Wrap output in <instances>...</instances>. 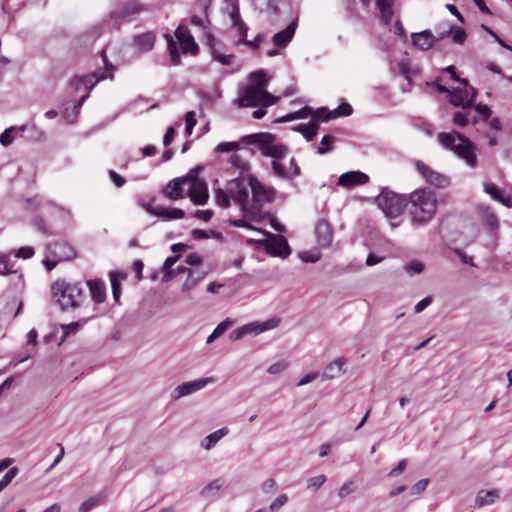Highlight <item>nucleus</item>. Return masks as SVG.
<instances>
[{
    "label": "nucleus",
    "mask_w": 512,
    "mask_h": 512,
    "mask_svg": "<svg viewBox=\"0 0 512 512\" xmlns=\"http://www.w3.org/2000/svg\"><path fill=\"white\" fill-rule=\"evenodd\" d=\"M155 40L156 36L153 32H145L135 35L133 38V43L140 52L146 53L153 49Z\"/></svg>",
    "instance_id": "26"
},
{
    "label": "nucleus",
    "mask_w": 512,
    "mask_h": 512,
    "mask_svg": "<svg viewBox=\"0 0 512 512\" xmlns=\"http://www.w3.org/2000/svg\"><path fill=\"white\" fill-rule=\"evenodd\" d=\"M369 181V176L361 171H349L343 173L337 184L344 187H350L354 185L366 184Z\"/></svg>",
    "instance_id": "22"
},
{
    "label": "nucleus",
    "mask_w": 512,
    "mask_h": 512,
    "mask_svg": "<svg viewBox=\"0 0 512 512\" xmlns=\"http://www.w3.org/2000/svg\"><path fill=\"white\" fill-rule=\"evenodd\" d=\"M314 113L315 112L313 111V109L310 106H304L297 111L288 113V114L278 118L276 120V122L286 123V122H290V121H293L296 119H304V118L308 117L309 115L313 116Z\"/></svg>",
    "instance_id": "33"
},
{
    "label": "nucleus",
    "mask_w": 512,
    "mask_h": 512,
    "mask_svg": "<svg viewBox=\"0 0 512 512\" xmlns=\"http://www.w3.org/2000/svg\"><path fill=\"white\" fill-rule=\"evenodd\" d=\"M441 146L452 151L467 166L475 168L478 164L477 146L466 136L457 131L441 132L437 136Z\"/></svg>",
    "instance_id": "3"
},
{
    "label": "nucleus",
    "mask_w": 512,
    "mask_h": 512,
    "mask_svg": "<svg viewBox=\"0 0 512 512\" xmlns=\"http://www.w3.org/2000/svg\"><path fill=\"white\" fill-rule=\"evenodd\" d=\"M185 216V212L179 208H165L162 207L156 212V217L161 218L163 221H170L174 219H182Z\"/></svg>",
    "instance_id": "34"
},
{
    "label": "nucleus",
    "mask_w": 512,
    "mask_h": 512,
    "mask_svg": "<svg viewBox=\"0 0 512 512\" xmlns=\"http://www.w3.org/2000/svg\"><path fill=\"white\" fill-rule=\"evenodd\" d=\"M35 250L31 246H23L14 252V256L22 259H30L34 256Z\"/></svg>",
    "instance_id": "56"
},
{
    "label": "nucleus",
    "mask_w": 512,
    "mask_h": 512,
    "mask_svg": "<svg viewBox=\"0 0 512 512\" xmlns=\"http://www.w3.org/2000/svg\"><path fill=\"white\" fill-rule=\"evenodd\" d=\"M499 491L497 489L492 490H481L478 492L475 499V507H483L486 505L493 504L499 498Z\"/></svg>",
    "instance_id": "29"
},
{
    "label": "nucleus",
    "mask_w": 512,
    "mask_h": 512,
    "mask_svg": "<svg viewBox=\"0 0 512 512\" xmlns=\"http://www.w3.org/2000/svg\"><path fill=\"white\" fill-rule=\"evenodd\" d=\"M146 7L136 0H129L123 6L110 13L107 25L112 29H119L123 22L131 21L135 16L144 12Z\"/></svg>",
    "instance_id": "8"
},
{
    "label": "nucleus",
    "mask_w": 512,
    "mask_h": 512,
    "mask_svg": "<svg viewBox=\"0 0 512 512\" xmlns=\"http://www.w3.org/2000/svg\"><path fill=\"white\" fill-rule=\"evenodd\" d=\"M483 222L490 231H495L498 228V218L492 212H487L484 215Z\"/></svg>",
    "instance_id": "50"
},
{
    "label": "nucleus",
    "mask_w": 512,
    "mask_h": 512,
    "mask_svg": "<svg viewBox=\"0 0 512 512\" xmlns=\"http://www.w3.org/2000/svg\"><path fill=\"white\" fill-rule=\"evenodd\" d=\"M221 488V484L218 480H213L209 484H207L200 492V495L203 497H212L214 496Z\"/></svg>",
    "instance_id": "44"
},
{
    "label": "nucleus",
    "mask_w": 512,
    "mask_h": 512,
    "mask_svg": "<svg viewBox=\"0 0 512 512\" xmlns=\"http://www.w3.org/2000/svg\"><path fill=\"white\" fill-rule=\"evenodd\" d=\"M240 142L244 144H256L264 157H271V169L273 174L282 180H292L288 168L282 163L289 154V148L282 144L275 142V135L267 132H259L242 136Z\"/></svg>",
    "instance_id": "1"
},
{
    "label": "nucleus",
    "mask_w": 512,
    "mask_h": 512,
    "mask_svg": "<svg viewBox=\"0 0 512 512\" xmlns=\"http://www.w3.org/2000/svg\"><path fill=\"white\" fill-rule=\"evenodd\" d=\"M220 236L219 233H215L214 231L202 230V229H194L191 232V236L195 240H204L208 239L211 236Z\"/></svg>",
    "instance_id": "54"
},
{
    "label": "nucleus",
    "mask_w": 512,
    "mask_h": 512,
    "mask_svg": "<svg viewBox=\"0 0 512 512\" xmlns=\"http://www.w3.org/2000/svg\"><path fill=\"white\" fill-rule=\"evenodd\" d=\"M299 257L305 263H315L320 259L321 253L316 249L307 250V251H302L299 254Z\"/></svg>",
    "instance_id": "45"
},
{
    "label": "nucleus",
    "mask_w": 512,
    "mask_h": 512,
    "mask_svg": "<svg viewBox=\"0 0 512 512\" xmlns=\"http://www.w3.org/2000/svg\"><path fill=\"white\" fill-rule=\"evenodd\" d=\"M297 26L298 19H295L285 29L275 33L272 37L273 44L280 48L286 47L293 39Z\"/></svg>",
    "instance_id": "19"
},
{
    "label": "nucleus",
    "mask_w": 512,
    "mask_h": 512,
    "mask_svg": "<svg viewBox=\"0 0 512 512\" xmlns=\"http://www.w3.org/2000/svg\"><path fill=\"white\" fill-rule=\"evenodd\" d=\"M175 36L180 43L181 53H195L198 50V45L194 38L181 27L175 30Z\"/></svg>",
    "instance_id": "23"
},
{
    "label": "nucleus",
    "mask_w": 512,
    "mask_h": 512,
    "mask_svg": "<svg viewBox=\"0 0 512 512\" xmlns=\"http://www.w3.org/2000/svg\"><path fill=\"white\" fill-rule=\"evenodd\" d=\"M15 130L14 127H10L4 130L0 135V143L3 146H8L12 143L13 137L12 132Z\"/></svg>",
    "instance_id": "63"
},
{
    "label": "nucleus",
    "mask_w": 512,
    "mask_h": 512,
    "mask_svg": "<svg viewBox=\"0 0 512 512\" xmlns=\"http://www.w3.org/2000/svg\"><path fill=\"white\" fill-rule=\"evenodd\" d=\"M51 293L61 311L78 308L86 298L80 282L57 280L51 286Z\"/></svg>",
    "instance_id": "4"
},
{
    "label": "nucleus",
    "mask_w": 512,
    "mask_h": 512,
    "mask_svg": "<svg viewBox=\"0 0 512 512\" xmlns=\"http://www.w3.org/2000/svg\"><path fill=\"white\" fill-rule=\"evenodd\" d=\"M407 201L408 196L398 194L385 187L375 197V203L378 208L390 219L397 218L402 214L407 207Z\"/></svg>",
    "instance_id": "7"
},
{
    "label": "nucleus",
    "mask_w": 512,
    "mask_h": 512,
    "mask_svg": "<svg viewBox=\"0 0 512 512\" xmlns=\"http://www.w3.org/2000/svg\"><path fill=\"white\" fill-rule=\"evenodd\" d=\"M471 114L472 108H462V110L454 113L452 121L459 127H464L470 122L476 124L478 122L477 116H471Z\"/></svg>",
    "instance_id": "28"
},
{
    "label": "nucleus",
    "mask_w": 512,
    "mask_h": 512,
    "mask_svg": "<svg viewBox=\"0 0 512 512\" xmlns=\"http://www.w3.org/2000/svg\"><path fill=\"white\" fill-rule=\"evenodd\" d=\"M278 100H279V97L270 94L265 89L261 90L260 106L266 108V107L276 104L278 102Z\"/></svg>",
    "instance_id": "48"
},
{
    "label": "nucleus",
    "mask_w": 512,
    "mask_h": 512,
    "mask_svg": "<svg viewBox=\"0 0 512 512\" xmlns=\"http://www.w3.org/2000/svg\"><path fill=\"white\" fill-rule=\"evenodd\" d=\"M260 102L261 89L256 86H247L235 100V103L240 108L260 106Z\"/></svg>",
    "instance_id": "13"
},
{
    "label": "nucleus",
    "mask_w": 512,
    "mask_h": 512,
    "mask_svg": "<svg viewBox=\"0 0 512 512\" xmlns=\"http://www.w3.org/2000/svg\"><path fill=\"white\" fill-rule=\"evenodd\" d=\"M352 113H353L352 106L349 103L344 102V103L340 104L333 111H328L326 109V113L322 114L321 122H327L333 118L340 117V116L347 117V116H350Z\"/></svg>",
    "instance_id": "30"
},
{
    "label": "nucleus",
    "mask_w": 512,
    "mask_h": 512,
    "mask_svg": "<svg viewBox=\"0 0 512 512\" xmlns=\"http://www.w3.org/2000/svg\"><path fill=\"white\" fill-rule=\"evenodd\" d=\"M483 187L485 193L489 194L492 197V199L496 201L500 199V195L502 194V192L494 183L485 182Z\"/></svg>",
    "instance_id": "55"
},
{
    "label": "nucleus",
    "mask_w": 512,
    "mask_h": 512,
    "mask_svg": "<svg viewBox=\"0 0 512 512\" xmlns=\"http://www.w3.org/2000/svg\"><path fill=\"white\" fill-rule=\"evenodd\" d=\"M411 37L413 45L423 51L429 50L436 42V36H434L429 30L413 33Z\"/></svg>",
    "instance_id": "24"
},
{
    "label": "nucleus",
    "mask_w": 512,
    "mask_h": 512,
    "mask_svg": "<svg viewBox=\"0 0 512 512\" xmlns=\"http://www.w3.org/2000/svg\"><path fill=\"white\" fill-rule=\"evenodd\" d=\"M428 484H429V479L419 480L411 487L410 494L411 495L422 494L426 490Z\"/></svg>",
    "instance_id": "58"
},
{
    "label": "nucleus",
    "mask_w": 512,
    "mask_h": 512,
    "mask_svg": "<svg viewBox=\"0 0 512 512\" xmlns=\"http://www.w3.org/2000/svg\"><path fill=\"white\" fill-rule=\"evenodd\" d=\"M15 272L13 266L10 265L9 256L0 254V275H9Z\"/></svg>",
    "instance_id": "46"
},
{
    "label": "nucleus",
    "mask_w": 512,
    "mask_h": 512,
    "mask_svg": "<svg viewBox=\"0 0 512 512\" xmlns=\"http://www.w3.org/2000/svg\"><path fill=\"white\" fill-rule=\"evenodd\" d=\"M323 113H326V108L317 109L307 124H298L292 130L301 133L307 142L312 141L318 133Z\"/></svg>",
    "instance_id": "12"
},
{
    "label": "nucleus",
    "mask_w": 512,
    "mask_h": 512,
    "mask_svg": "<svg viewBox=\"0 0 512 512\" xmlns=\"http://www.w3.org/2000/svg\"><path fill=\"white\" fill-rule=\"evenodd\" d=\"M34 227L41 233L45 235H51V232L49 231L48 227L46 226V223L44 219L40 216H37L33 221Z\"/></svg>",
    "instance_id": "64"
},
{
    "label": "nucleus",
    "mask_w": 512,
    "mask_h": 512,
    "mask_svg": "<svg viewBox=\"0 0 512 512\" xmlns=\"http://www.w3.org/2000/svg\"><path fill=\"white\" fill-rule=\"evenodd\" d=\"M18 472H19V470L17 467L10 468L3 475L2 479L0 480V486L5 489L12 482V480L17 476Z\"/></svg>",
    "instance_id": "51"
},
{
    "label": "nucleus",
    "mask_w": 512,
    "mask_h": 512,
    "mask_svg": "<svg viewBox=\"0 0 512 512\" xmlns=\"http://www.w3.org/2000/svg\"><path fill=\"white\" fill-rule=\"evenodd\" d=\"M231 195L228 193V190H223L218 188L215 190V202L218 206L222 208H228L230 206Z\"/></svg>",
    "instance_id": "38"
},
{
    "label": "nucleus",
    "mask_w": 512,
    "mask_h": 512,
    "mask_svg": "<svg viewBox=\"0 0 512 512\" xmlns=\"http://www.w3.org/2000/svg\"><path fill=\"white\" fill-rule=\"evenodd\" d=\"M265 34L259 33L257 34L253 40H247V36H239V40L235 43L237 46L240 44H244L247 46H250L253 49H257L260 45V43L264 40Z\"/></svg>",
    "instance_id": "42"
},
{
    "label": "nucleus",
    "mask_w": 512,
    "mask_h": 512,
    "mask_svg": "<svg viewBox=\"0 0 512 512\" xmlns=\"http://www.w3.org/2000/svg\"><path fill=\"white\" fill-rule=\"evenodd\" d=\"M188 197L195 205H204L209 199L208 187L204 180H196L190 184Z\"/></svg>",
    "instance_id": "14"
},
{
    "label": "nucleus",
    "mask_w": 512,
    "mask_h": 512,
    "mask_svg": "<svg viewBox=\"0 0 512 512\" xmlns=\"http://www.w3.org/2000/svg\"><path fill=\"white\" fill-rule=\"evenodd\" d=\"M249 79L252 84L250 86L259 87V89L264 90L267 86L266 73L263 70H258L250 73Z\"/></svg>",
    "instance_id": "36"
},
{
    "label": "nucleus",
    "mask_w": 512,
    "mask_h": 512,
    "mask_svg": "<svg viewBox=\"0 0 512 512\" xmlns=\"http://www.w3.org/2000/svg\"><path fill=\"white\" fill-rule=\"evenodd\" d=\"M334 141V136L330 134L324 135L320 142L321 146L318 147L317 149V153L323 155L330 152L332 150V144L334 143Z\"/></svg>",
    "instance_id": "43"
},
{
    "label": "nucleus",
    "mask_w": 512,
    "mask_h": 512,
    "mask_svg": "<svg viewBox=\"0 0 512 512\" xmlns=\"http://www.w3.org/2000/svg\"><path fill=\"white\" fill-rule=\"evenodd\" d=\"M104 496L102 495H98V496H92V497H89L88 499H86L79 507V512H88L90 511L91 509H93L95 506L98 505L99 501L103 498Z\"/></svg>",
    "instance_id": "47"
},
{
    "label": "nucleus",
    "mask_w": 512,
    "mask_h": 512,
    "mask_svg": "<svg viewBox=\"0 0 512 512\" xmlns=\"http://www.w3.org/2000/svg\"><path fill=\"white\" fill-rule=\"evenodd\" d=\"M189 271H191V270L182 265L177 266L176 268L172 269L171 271L164 273L163 281L168 282V281L172 280L174 277H176L184 272H189Z\"/></svg>",
    "instance_id": "57"
},
{
    "label": "nucleus",
    "mask_w": 512,
    "mask_h": 512,
    "mask_svg": "<svg viewBox=\"0 0 512 512\" xmlns=\"http://www.w3.org/2000/svg\"><path fill=\"white\" fill-rule=\"evenodd\" d=\"M317 243L322 248H328L333 239V232L330 224L325 219L318 220L315 227Z\"/></svg>",
    "instance_id": "17"
},
{
    "label": "nucleus",
    "mask_w": 512,
    "mask_h": 512,
    "mask_svg": "<svg viewBox=\"0 0 512 512\" xmlns=\"http://www.w3.org/2000/svg\"><path fill=\"white\" fill-rule=\"evenodd\" d=\"M424 267L425 266L423 262L419 260H412L406 263L403 266V269L409 276H414L417 274H421L424 270Z\"/></svg>",
    "instance_id": "37"
},
{
    "label": "nucleus",
    "mask_w": 512,
    "mask_h": 512,
    "mask_svg": "<svg viewBox=\"0 0 512 512\" xmlns=\"http://www.w3.org/2000/svg\"><path fill=\"white\" fill-rule=\"evenodd\" d=\"M204 276H205V274L203 272L192 271V270L189 271V275L182 286V290L183 291L191 290L204 278Z\"/></svg>",
    "instance_id": "35"
},
{
    "label": "nucleus",
    "mask_w": 512,
    "mask_h": 512,
    "mask_svg": "<svg viewBox=\"0 0 512 512\" xmlns=\"http://www.w3.org/2000/svg\"><path fill=\"white\" fill-rule=\"evenodd\" d=\"M91 298L96 304L103 303L106 299V286L104 281L100 279H92L87 281Z\"/></svg>",
    "instance_id": "25"
},
{
    "label": "nucleus",
    "mask_w": 512,
    "mask_h": 512,
    "mask_svg": "<svg viewBox=\"0 0 512 512\" xmlns=\"http://www.w3.org/2000/svg\"><path fill=\"white\" fill-rule=\"evenodd\" d=\"M187 182V177H176L172 179L163 189V194L170 200H179L184 198L183 185Z\"/></svg>",
    "instance_id": "21"
},
{
    "label": "nucleus",
    "mask_w": 512,
    "mask_h": 512,
    "mask_svg": "<svg viewBox=\"0 0 512 512\" xmlns=\"http://www.w3.org/2000/svg\"><path fill=\"white\" fill-rule=\"evenodd\" d=\"M211 56L214 61H217L224 66H229V65L233 64V62L235 60V56L233 54H225V53H222L221 51H219L218 49L213 50V53L211 54Z\"/></svg>",
    "instance_id": "40"
},
{
    "label": "nucleus",
    "mask_w": 512,
    "mask_h": 512,
    "mask_svg": "<svg viewBox=\"0 0 512 512\" xmlns=\"http://www.w3.org/2000/svg\"><path fill=\"white\" fill-rule=\"evenodd\" d=\"M248 188H250L248 185V177L235 178L227 184L228 193L231 195V199L240 205L243 216L252 221L260 222L257 217H254Z\"/></svg>",
    "instance_id": "5"
},
{
    "label": "nucleus",
    "mask_w": 512,
    "mask_h": 512,
    "mask_svg": "<svg viewBox=\"0 0 512 512\" xmlns=\"http://www.w3.org/2000/svg\"><path fill=\"white\" fill-rule=\"evenodd\" d=\"M225 12L230 17L231 27L237 31L238 35L242 37L247 36L249 27L241 18L238 2L226 6Z\"/></svg>",
    "instance_id": "16"
},
{
    "label": "nucleus",
    "mask_w": 512,
    "mask_h": 512,
    "mask_svg": "<svg viewBox=\"0 0 512 512\" xmlns=\"http://www.w3.org/2000/svg\"><path fill=\"white\" fill-rule=\"evenodd\" d=\"M377 8L380 11L382 21L386 25L389 24L392 19V16H393V10H392L391 5L390 6H377Z\"/></svg>",
    "instance_id": "59"
},
{
    "label": "nucleus",
    "mask_w": 512,
    "mask_h": 512,
    "mask_svg": "<svg viewBox=\"0 0 512 512\" xmlns=\"http://www.w3.org/2000/svg\"><path fill=\"white\" fill-rule=\"evenodd\" d=\"M239 143L238 142H222L219 143L215 147V152L218 153H227V152H234L239 149Z\"/></svg>",
    "instance_id": "49"
},
{
    "label": "nucleus",
    "mask_w": 512,
    "mask_h": 512,
    "mask_svg": "<svg viewBox=\"0 0 512 512\" xmlns=\"http://www.w3.org/2000/svg\"><path fill=\"white\" fill-rule=\"evenodd\" d=\"M48 252L60 261H68L76 256L75 249L66 241H57L50 244Z\"/></svg>",
    "instance_id": "15"
},
{
    "label": "nucleus",
    "mask_w": 512,
    "mask_h": 512,
    "mask_svg": "<svg viewBox=\"0 0 512 512\" xmlns=\"http://www.w3.org/2000/svg\"><path fill=\"white\" fill-rule=\"evenodd\" d=\"M471 90V97L469 99H465L463 95V90L461 88H455L450 91L449 95V102L456 107L461 108H472L473 103L476 100L477 97V91L474 87H470Z\"/></svg>",
    "instance_id": "18"
},
{
    "label": "nucleus",
    "mask_w": 512,
    "mask_h": 512,
    "mask_svg": "<svg viewBox=\"0 0 512 512\" xmlns=\"http://www.w3.org/2000/svg\"><path fill=\"white\" fill-rule=\"evenodd\" d=\"M326 480L327 478L325 475L311 477L307 481V488L316 491L326 482Z\"/></svg>",
    "instance_id": "53"
},
{
    "label": "nucleus",
    "mask_w": 512,
    "mask_h": 512,
    "mask_svg": "<svg viewBox=\"0 0 512 512\" xmlns=\"http://www.w3.org/2000/svg\"><path fill=\"white\" fill-rule=\"evenodd\" d=\"M407 464H408L407 459L400 460L399 463L388 473L387 476L390 478L399 476L406 469Z\"/></svg>",
    "instance_id": "60"
},
{
    "label": "nucleus",
    "mask_w": 512,
    "mask_h": 512,
    "mask_svg": "<svg viewBox=\"0 0 512 512\" xmlns=\"http://www.w3.org/2000/svg\"><path fill=\"white\" fill-rule=\"evenodd\" d=\"M209 18H208V14L207 15H204V17H200V16H197V15H193L190 19V23L194 26H197L199 27L200 29H203L205 30L206 29V24L208 23L209 24Z\"/></svg>",
    "instance_id": "61"
},
{
    "label": "nucleus",
    "mask_w": 512,
    "mask_h": 512,
    "mask_svg": "<svg viewBox=\"0 0 512 512\" xmlns=\"http://www.w3.org/2000/svg\"><path fill=\"white\" fill-rule=\"evenodd\" d=\"M438 200L429 188H419L408 195L407 207L414 228L424 227L434 218Z\"/></svg>",
    "instance_id": "2"
},
{
    "label": "nucleus",
    "mask_w": 512,
    "mask_h": 512,
    "mask_svg": "<svg viewBox=\"0 0 512 512\" xmlns=\"http://www.w3.org/2000/svg\"><path fill=\"white\" fill-rule=\"evenodd\" d=\"M127 273L121 271H111L109 278L111 282L112 291L121 290V281L127 278Z\"/></svg>",
    "instance_id": "39"
},
{
    "label": "nucleus",
    "mask_w": 512,
    "mask_h": 512,
    "mask_svg": "<svg viewBox=\"0 0 512 512\" xmlns=\"http://www.w3.org/2000/svg\"><path fill=\"white\" fill-rule=\"evenodd\" d=\"M248 185L252 194L251 207H253L254 217H257V213L260 211L262 205L273 200L275 190L265 187L253 175L248 176Z\"/></svg>",
    "instance_id": "9"
},
{
    "label": "nucleus",
    "mask_w": 512,
    "mask_h": 512,
    "mask_svg": "<svg viewBox=\"0 0 512 512\" xmlns=\"http://www.w3.org/2000/svg\"><path fill=\"white\" fill-rule=\"evenodd\" d=\"M114 67L112 64H106L104 69H98L91 74L81 76L84 88L87 90L93 89V87L101 80L106 78H113V74H107V71L112 70Z\"/></svg>",
    "instance_id": "20"
},
{
    "label": "nucleus",
    "mask_w": 512,
    "mask_h": 512,
    "mask_svg": "<svg viewBox=\"0 0 512 512\" xmlns=\"http://www.w3.org/2000/svg\"><path fill=\"white\" fill-rule=\"evenodd\" d=\"M214 379L212 377L207 378H199L193 381L184 382L178 385L171 392V398L174 400H178L182 397L191 395L204 387H206L209 383H213Z\"/></svg>",
    "instance_id": "11"
},
{
    "label": "nucleus",
    "mask_w": 512,
    "mask_h": 512,
    "mask_svg": "<svg viewBox=\"0 0 512 512\" xmlns=\"http://www.w3.org/2000/svg\"><path fill=\"white\" fill-rule=\"evenodd\" d=\"M258 232L265 235L267 239H247L249 245L265 249L273 257L287 258L291 254V249L287 239L278 234H272L264 229H258Z\"/></svg>",
    "instance_id": "6"
},
{
    "label": "nucleus",
    "mask_w": 512,
    "mask_h": 512,
    "mask_svg": "<svg viewBox=\"0 0 512 512\" xmlns=\"http://www.w3.org/2000/svg\"><path fill=\"white\" fill-rule=\"evenodd\" d=\"M228 432V428L223 427L210 433L201 442L202 448H204L205 450L212 449L224 436L228 434Z\"/></svg>",
    "instance_id": "31"
},
{
    "label": "nucleus",
    "mask_w": 512,
    "mask_h": 512,
    "mask_svg": "<svg viewBox=\"0 0 512 512\" xmlns=\"http://www.w3.org/2000/svg\"><path fill=\"white\" fill-rule=\"evenodd\" d=\"M475 109V111L483 118V120H487L490 115L492 114V111L491 109L489 108V106H487L486 104H477V105H474L473 104V107L472 109Z\"/></svg>",
    "instance_id": "62"
},
{
    "label": "nucleus",
    "mask_w": 512,
    "mask_h": 512,
    "mask_svg": "<svg viewBox=\"0 0 512 512\" xmlns=\"http://www.w3.org/2000/svg\"><path fill=\"white\" fill-rule=\"evenodd\" d=\"M346 364L344 357H339L327 364L322 373L323 380H331L339 377L343 373V366Z\"/></svg>",
    "instance_id": "27"
},
{
    "label": "nucleus",
    "mask_w": 512,
    "mask_h": 512,
    "mask_svg": "<svg viewBox=\"0 0 512 512\" xmlns=\"http://www.w3.org/2000/svg\"><path fill=\"white\" fill-rule=\"evenodd\" d=\"M165 38L167 41V50L170 54L171 62L173 65H179L180 64V43L177 40H175L171 35L165 34Z\"/></svg>",
    "instance_id": "32"
},
{
    "label": "nucleus",
    "mask_w": 512,
    "mask_h": 512,
    "mask_svg": "<svg viewBox=\"0 0 512 512\" xmlns=\"http://www.w3.org/2000/svg\"><path fill=\"white\" fill-rule=\"evenodd\" d=\"M415 167L417 172L425 179L428 184L438 189L447 188L451 184V179L449 176L434 171L431 167L421 161H417Z\"/></svg>",
    "instance_id": "10"
},
{
    "label": "nucleus",
    "mask_w": 512,
    "mask_h": 512,
    "mask_svg": "<svg viewBox=\"0 0 512 512\" xmlns=\"http://www.w3.org/2000/svg\"><path fill=\"white\" fill-rule=\"evenodd\" d=\"M88 321V319H85L83 321H75L71 322L69 324H64L61 326L63 338L75 334L78 332V330Z\"/></svg>",
    "instance_id": "41"
},
{
    "label": "nucleus",
    "mask_w": 512,
    "mask_h": 512,
    "mask_svg": "<svg viewBox=\"0 0 512 512\" xmlns=\"http://www.w3.org/2000/svg\"><path fill=\"white\" fill-rule=\"evenodd\" d=\"M452 40L455 44H463L466 40V32L463 28L461 27H457V26H454L453 25V30H452Z\"/></svg>",
    "instance_id": "52"
}]
</instances>
